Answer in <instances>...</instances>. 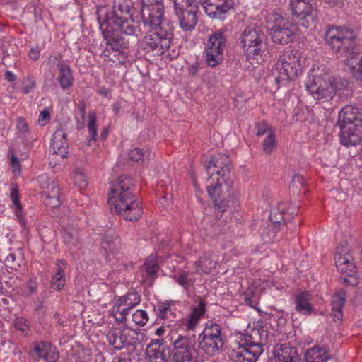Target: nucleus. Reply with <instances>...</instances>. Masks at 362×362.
I'll use <instances>...</instances> for the list:
<instances>
[{
    "instance_id": "nucleus-37",
    "label": "nucleus",
    "mask_w": 362,
    "mask_h": 362,
    "mask_svg": "<svg viewBox=\"0 0 362 362\" xmlns=\"http://www.w3.org/2000/svg\"><path fill=\"white\" fill-rule=\"evenodd\" d=\"M56 267V272L51 279L50 284L52 289L59 291L62 290L66 285V277L64 274L66 263L64 260H57Z\"/></svg>"
},
{
    "instance_id": "nucleus-19",
    "label": "nucleus",
    "mask_w": 362,
    "mask_h": 362,
    "mask_svg": "<svg viewBox=\"0 0 362 362\" xmlns=\"http://www.w3.org/2000/svg\"><path fill=\"white\" fill-rule=\"evenodd\" d=\"M341 143L346 146H355L362 140V125L350 124L340 128Z\"/></svg>"
},
{
    "instance_id": "nucleus-50",
    "label": "nucleus",
    "mask_w": 362,
    "mask_h": 362,
    "mask_svg": "<svg viewBox=\"0 0 362 362\" xmlns=\"http://www.w3.org/2000/svg\"><path fill=\"white\" fill-rule=\"evenodd\" d=\"M115 13H128L130 12V5L127 0H115L114 2L113 8Z\"/></svg>"
},
{
    "instance_id": "nucleus-22",
    "label": "nucleus",
    "mask_w": 362,
    "mask_h": 362,
    "mask_svg": "<svg viewBox=\"0 0 362 362\" xmlns=\"http://www.w3.org/2000/svg\"><path fill=\"white\" fill-rule=\"evenodd\" d=\"M274 362H300L296 348L287 344H276L274 349Z\"/></svg>"
},
{
    "instance_id": "nucleus-27",
    "label": "nucleus",
    "mask_w": 362,
    "mask_h": 362,
    "mask_svg": "<svg viewBox=\"0 0 362 362\" xmlns=\"http://www.w3.org/2000/svg\"><path fill=\"white\" fill-rule=\"evenodd\" d=\"M312 296L309 292L301 291L296 295L295 309L300 314L308 315L313 310L311 304Z\"/></svg>"
},
{
    "instance_id": "nucleus-34",
    "label": "nucleus",
    "mask_w": 362,
    "mask_h": 362,
    "mask_svg": "<svg viewBox=\"0 0 362 362\" xmlns=\"http://www.w3.org/2000/svg\"><path fill=\"white\" fill-rule=\"evenodd\" d=\"M42 187L47 188V192L45 200V204L50 208H57L60 205L59 191L60 189L54 181L50 183H42Z\"/></svg>"
},
{
    "instance_id": "nucleus-14",
    "label": "nucleus",
    "mask_w": 362,
    "mask_h": 362,
    "mask_svg": "<svg viewBox=\"0 0 362 362\" xmlns=\"http://www.w3.org/2000/svg\"><path fill=\"white\" fill-rule=\"evenodd\" d=\"M242 45L248 58L262 55L265 49L264 34L259 30L247 28L242 33Z\"/></svg>"
},
{
    "instance_id": "nucleus-54",
    "label": "nucleus",
    "mask_w": 362,
    "mask_h": 362,
    "mask_svg": "<svg viewBox=\"0 0 362 362\" xmlns=\"http://www.w3.org/2000/svg\"><path fill=\"white\" fill-rule=\"evenodd\" d=\"M50 121V113L48 110H43L39 115L38 124L41 126H45Z\"/></svg>"
},
{
    "instance_id": "nucleus-61",
    "label": "nucleus",
    "mask_w": 362,
    "mask_h": 362,
    "mask_svg": "<svg viewBox=\"0 0 362 362\" xmlns=\"http://www.w3.org/2000/svg\"><path fill=\"white\" fill-rule=\"evenodd\" d=\"M11 165L15 173H19L20 172V163L18 158L16 156H12L11 158Z\"/></svg>"
},
{
    "instance_id": "nucleus-63",
    "label": "nucleus",
    "mask_w": 362,
    "mask_h": 362,
    "mask_svg": "<svg viewBox=\"0 0 362 362\" xmlns=\"http://www.w3.org/2000/svg\"><path fill=\"white\" fill-rule=\"evenodd\" d=\"M199 64L198 62H194V63L192 64L188 67V71H189V74L194 76L197 74V73L199 72Z\"/></svg>"
},
{
    "instance_id": "nucleus-26",
    "label": "nucleus",
    "mask_w": 362,
    "mask_h": 362,
    "mask_svg": "<svg viewBox=\"0 0 362 362\" xmlns=\"http://www.w3.org/2000/svg\"><path fill=\"white\" fill-rule=\"evenodd\" d=\"M338 126L339 128L344 126L349 127L350 124L362 125V119L359 116L358 111L352 106H345L339 114Z\"/></svg>"
},
{
    "instance_id": "nucleus-12",
    "label": "nucleus",
    "mask_w": 362,
    "mask_h": 362,
    "mask_svg": "<svg viewBox=\"0 0 362 362\" xmlns=\"http://www.w3.org/2000/svg\"><path fill=\"white\" fill-rule=\"evenodd\" d=\"M226 47V38L221 30L211 33L205 47V58L207 64L214 67L220 64Z\"/></svg>"
},
{
    "instance_id": "nucleus-60",
    "label": "nucleus",
    "mask_w": 362,
    "mask_h": 362,
    "mask_svg": "<svg viewBox=\"0 0 362 362\" xmlns=\"http://www.w3.org/2000/svg\"><path fill=\"white\" fill-rule=\"evenodd\" d=\"M28 56L31 59H38L40 56V48L38 47H32L28 52Z\"/></svg>"
},
{
    "instance_id": "nucleus-20",
    "label": "nucleus",
    "mask_w": 362,
    "mask_h": 362,
    "mask_svg": "<svg viewBox=\"0 0 362 362\" xmlns=\"http://www.w3.org/2000/svg\"><path fill=\"white\" fill-rule=\"evenodd\" d=\"M198 6H192L190 8L177 10L175 14L178 18L180 27L185 31H191L198 21Z\"/></svg>"
},
{
    "instance_id": "nucleus-44",
    "label": "nucleus",
    "mask_w": 362,
    "mask_h": 362,
    "mask_svg": "<svg viewBox=\"0 0 362 362\" xmlns=\"http://www.w3.org/2000/svg\"><path fill=\"white\" fill-rule=\"evenodd\" d=\"M118 300L126 305L129 310L136 306L141 302V296L138 292L133 291L121 296Z\"/></svg>"
},
{
    "instance_id": "nucleus-51",
    "label": "nucleus",
    "mask_w": 362,
    "mask_h": 362,
    "mask_svg": "<svg viewBox=\"0 0 362 362\" xmlns=\"http://www.w3.org/2000/svg\"><path fill=\"white\" fill-rule=\"evenodd\" d=\"M175 6V11L187 9L192 6H198L195 0H173Z\"/></svg>"
},
{
    "instance_id": "nucleus-16",
    "label": "nucleus",
    "mask_w": 362,
    "mask_h": 362,
    "mask_svg": "<svg viewBox=\"0 0 362 362\" xmlns=\"http://www.w3.org/2000/svg\"><path fill=\"white\" fill-rule=\"evenodd\" d=\"M206 14L214 18H223L233 8L232 0H200Z\"/></svg>"
},
{
    "instance_id": "nucleus-40",
    "label": "nucleus",
    "mask_w": 362,
    "mask_h": 362,
    "mask_svg": "<svg viewBox=\"0 0 362 362\" xmlns=\"http://www.w3.org/2000/svg\"><path fill=\"white\" fill-rule=\"evenodd\" d=\"M57 66L59 69L57 80L62 88L66 89L69 88L73 83V77L69 66L62 62H58Z\"/></svg>"
},
{
    "instance_id": "nucleus-3",
    "label": "nucleus",
    "mask_w": 362,
    "mask_h": 362,
    "mask_svg": "<svg viewBox=\"0 0 362 362\" xmlns=\"http://www.w3.org/2000/svg\"><path fill=\"white\" fill-rule=\"evenodd\" d=\"M209 174L208 180H216V183H209L206 185L207 192L209 196L214 199V203L218 211H226V206L225 202H218V197L220 194V186L226 184L229 186L232 182V175L230 172V160L229 157L224 153H218L214 155L206 167Z\"/></svg>"
},
{
    "instance_id": "nucleus-49",
    "label": "nucleus",
    "mask_w": 362,
    "mask_h": 362,
    "mask_svg": "<svg viewBox=\"0 0 362 362\" xmlns=\"http://www.w3.org/2000/svg\"><path fill=\"white\" fill-rule=\"evenodd\" d=\"M150 151L148 149H143L140 148H134L129 151V156L132 160L139 161L148 157Z\"/></svg>"
},
{
    "instance_id": "nucleus-7",
    "label": "nucleus",
    "mask_w": 362,
    "mask_h": 362,
    "mask_svg": "<svg viewBox=\"0 0 362 362\" xmlns=\"http://www.w3.org/2000/svg\"><path fill=\"white\" fill-rule=\"evenodd\" d=\"M303 66L300 54L298 51L288 49L279 57L274 65V71L277 72L276 81L293 80L302 73Z\"/></svg>"
},
{
    "instance_id": "nucleus-53",
    "label": "nucleus",
    "mask_w": 362,
    "mask_h": 362,
    "mask_svg": "<svg viewBox=\"0 0 362 362\" xmlns=\"http://www.w3.org/2000/svg\"><path fill=\"white\" fill-rule=\"evenodd\" d=\"M18 189L17 187H13L11 192V199L14 204V206H16V216H20L21 214H20V212H21V206L20 204V202H19V200H18Z\"/></svg>"
},
{
    "instance_id": "nucleus-13",
    "label": "nucleus",
    "mask_w": 362,
    "mask_h": 362,
    "mask_svg": "<svg viewBox=\"0 0 362 362\" xmlns=\"http://www.w3.org/2000/svg\"><path fill=\"white\" fill-rule=\"evenodd\" d=\"M143 23L151 29L162 28L164 7L163 0H141Z\"/></svg>"
},
{
    "instance_id": "nucleus-45",
    "label": "nucleus",
    "mask_w": 362,
    "mask_h": 362,
    "mask_svg": "<svg viewBox=\"0 0 362 362\" xmlns=\"http://www.w3.org/2000/svg\"><path fill=\"white\" fill-rule=\"evenodd\" d=\"M89 121L88 124V129L90 134V139L88 141V145H91L92 141H95L98 136L97 126H96V118L94 112H91L88 115Z\"/></svg>"
},
{
    "instance_id": "nucleus-47",
    "label": "nucleus",
    "mask_w": 362,
    "mask_h": 362,
    "mask_svg": "<svg viewBox=\"0 0 362 362\" xmlns=\"http://www.w3.org/2000/svg\"><path fill=\"white\" fill-rule=\"evenodd\" d=\"M132 321L138 326H144L148 321V315L144 310L138 309L132 315Z\"/></svg>"
},
{
    "instance_id": "nucleus-6",
    "label": "nucleus",
    "mask_w": 362,
    "mask_h": 362,
    "mask_svg": "<svg viewBox=\"0 0 362 362\" xmlns=\"http://www.w3.org/2000/svg\"><path fill=\"white\" fill-rule=\"evenodd\" d=\"M267 27L273 41L280 45L291 42L296 30V25L288 18L276 11L267 16Z\"/></svg>"
},
{
    "instance_id": "nucleus-2",
    "label": "nucleus",
    "mask_w": 362,
    "mask_h": 362,
    "mask_svg": "<svg viewBox=\"0 0 362 362\" xmlns=\"http://www.w3.org/2000/svg\"><path fill=\"white\" fill-rule=\"evenodd\" d=\"M308 93L318 103H328L334 95L346 88L348 81L335 78L322 71H311L305 80Z\"/></svg>"
},
{
    "instance_id": "nucleus-29",
    "label": "nucleus",
    "mask_w": 362,
    "mask_h": 362,
    "mask_svg": "<svg viewBox=\"0 0 362 362\" xmlns=\"http://www.w3.org/2000/svg\"><path fill=\"white\" fill-rule=\"evenodd\" d=\"M334 259L336 267L340 272L346 274L349 276H354L356 274V267L352 262L350 255H342L337 252Z\"/></svg>"
},
{
    "instance_id": "nucleus-9",
    "label": "nucleus",
    "mask_w": 362,
    "mask_h": 362,
    "mask_svg": "<svg viewBox=\"0 0 362 362\" xmlns=\"http://www.w3.org/2000/svg\"><path fill=\"white\" fill-rule=\"evenodd\" d=\"M173 362H202L203 356L196 348L195 335L179 336L173 342Z\"/></svg>"
},
{
    "instance_id": "nucleus-30",
    "label": "nucleus",
    "mask_w": 362,
    "mask_h": 362,
    "mask_svg": "<svg viewBox=\"0 0 362 362\" xmlns=\"http://www.w3.org/2000/svg\"><path fill=\"white\" fill-rule=\"evenodd\" d=\"M346 302V293L344 291L341 290L337 292L332 300V311L330 315L336 322H340L342 320V309Z\"/></svg>"
},
{
    "instance_id": "nucleus-24",
    "label": "nucleus",
    "mask_w": 362,
    "mask_h": 362,
    "mask_svg": "<svg viewBox=\"0 0 362 362\" xmlns=\"http://www.w3.org/2000/svg\"><path fill=\"white\" fill-rule=\"evenodd\" d=\"M296 214V209L294 207H287L286 204L280 203L276 208L271 211L269 219L271 226L275 228H279L281 223H284L291 215Z\"/></svg>"
},
{
    "instance_id": "nucleus-36",
    "label": "nucleus",
    "mask_w": 362,
    "mask_h": 362,
    "mask_svg": "<svg viewBox=\"0 0 362 362\" xmlns=\"http://www.w3.org/2000/svg\"><path fill=\"white\" fill-rule=\"evenodd\" d=\"M290 5L293 14L300 19L311 16L314 11L313 5L309 4L308 0H291Z\"/></svg>"
},
{
    "instance_id": "nucleus-35",
    "label": "nucleus",
    "mask_w": 362,
    "mask_h": 362,
    "mask_svg": "<svg viewBox=\"0 0 362 362\" xmlns=\"http://www.w3.org/2000/svg\"><path fill=\"white\" fill-rule=\"evenodd\" d=\"M346 57H347L346 64L356 79L362 81V53L353 50Z\"/></svg>"
},
{
    "instance_id": "nucleus-5",
    "label": "nucleus",
    "mask_w": 362,
    "mask_h": 362,
    "mask_svg": "<svg viewBox=\"0 0 362 362\" xmlns=\"http://www.w3.org/2000/svg\"><path fill=\"white\" fill-rule=\"evenodd\" d=\"M104 8L97 10L98 19L100 23V28L102 31L103 37L107 41V44L111 47L112 50L121 51L126 49L129 46V42L125 39L118 38V35L114 32V27L119 24L127 19L129 16L128 13H115V10L110 13H107L103 21L101 22L100 13L103 12Z\"/></svg>"
},
{
    "instance_id": "nucleus-33",
    "label": "nucleus",
    "mask_w": 362,
    "mask_h": 362,
    "mask_svg": "<svg viewBox=\"0 0 362 362\" xmlns=\"http://www.w3.org/2000/svg\"><path fill=\"white\" fill-rule=\"evenodd\" d=\"M329 358L327 349L317 345L306 350L303 362H326Z\"/></svg>"
},
{
    "instance_id": "nucleus-39",
    "label": "nucleus",
    "mask_w": 362,
    "mask_h": 362,
    "mask_svg": "<svg viewBox=\"0 0 362 362\" xmlns=\"http://www.w3.org/2000/svg\"><path fill=\"white\" fill-rule=\"evenodd\" d=\"M156 312L158 317L165 321L168 327L171 325V322H175L177 319V314L173 308L172 304L168 302L160 303Z\"/></svg>"
},
{
    "instance_id": "nucleus-21",
    "label": "nucleus",
    "mask_w": 362,
    "mask_h": 362,
    "mask_svg": "<svg viewBox=\"0 0 362 362\" xmlns=\"http://www.w3.org/2000/svg\"><path fill=\"white\" fill-rule=\"evenodd\" d=\"M107 338L110 344L118 350L129 344L132 340L131 332L128 329L118 327L111 329L108 332Z\"/></svg>"
},
{
    "instance_id": "nucleus-59",
    "label": "nucleus",
    "mask_w": 362,
    "mask_h": 362,
    "mask_svg": "<svg viewBox=\"0 0 362 362\" xmlns=\"http://www.w3.org/2000/svg\"><path fill=\"white\" fill-rule=\"evenodd\" d=\"M27 80H28V83L23 89V93L24 94H28L30 92H32L35 89V86H36L35 81H33L30 78H28Z\"/></svg>"
},
{
    "instance_id": "nucleus-43",
    "label": "nucleus",
    "mask_w": 362,
    "mask_h": 362,
    "mask_svg": "<svg viewBox=\"0 0 362 362\" xmlns=\"http://www.w3.org/2000/svg\"><path fill=\"white\" fill-rule=\"evenodd\" d=\"M111 311L116 322L125 323L130 310L117 299L112 306Z\"/></svg>"
},
{
    "instance_id": "nucleus-57",
    "label": "nucleus",
    "mask_w": 362,
    "mask_h": 362,
    "mask_svg": "<svg viewBox=\"0 0 362 362\" xmlns=\"http://www.w3.org/2000/svg\"><path fill=\"white\" fill-rule=\"evenodd\" d=\"M321 2L328 5L330 7L342 8L345 0H320Z\"/></svg>"
},
{
    "instance_id": "nucleus-23",
    "label": "nucleus",
    "mask_w": 362,
    "mask_h": 362,
    "mask_svg": "<svg viewBox=\"0 0 362 362\" xmlns=\"http://www.w3.org/2000/svg\"><path fill=\"white\" fill-rule=\"evenodd\" d=\"M158 270V257L156 255H150L140 269L142 281L149 286L152 285L157 277Z\"/></svg>"
},
{
    "instance_id": "nucleus-32",
    "label": "nucleus",
    "mask_w": 362,
    "mask_h": 362,
    "mask_svg": "<svg viewBox=\"0 0 362 362\" xmlns=\"http://www.w3.org/2000/svg\"><path fill=\"white\" fill-rule=\"evenodd\" d=\"M204 313L205 303L200 300L198 305L193 308L189 317L183 321V329L186 331L194 330Z\"/></svg>"
},
{
    "instance_id": "nucleus-11",
    "label": "nucleus",
    "mask_w": 362,
    "mask_h": 362,
    "mask_svg": "<svg viewBox=\"0 0 362 362\" xmlns=\"http://www.w3.org/2000/svg\"><path fill=\"white\" fill-rule=\"evenodd\" d=\"M172 37V33L164 31L163 28L151 29L143 39V49L160 56L169 49Z\"/></svg>"
},
{
    "instance_id": "nucleus-48",
    "label": "nucleus",
    "mask_w": 362,
    "mask_h": 362,
    "mask_svg": "<svg viewBox=\"0 0 362 362\" xmlns=\"http://www.w3.org/2000/svg\"><path fill=\"white\" fill-rule=\"evenodd\" d=\"M74 183L78 188L84 189L87 186L86 177L83 170L76 169L73 172Z\"/></svg>"
},
{
    "instance_id": "nucleus-52",
    "label": "nucleus",
    "mask_w": 362,
    "mask_h": 362,
    "mask_svg": "<svg viewBox=\"0 0 362 362\" xmlns=\"http://www.w3.org/2000/svg\"><path fill=\"white\" fill-rule=\"evenodd\" d=\"M14 327L16 329L21 331L25 336L29 335V322L23 318L17 319L14 322Z\"/></svg>"
},
{
    "instance_id": "nucleus-28",
    "label": "nucleus",
    "mask_w": 362,
    "mask_h": 362,
    "mask_svg": "<svg viewBox=\"0 0 362 362\" xmlns=\"http://www.w3.org/2000/svg\"><path fill=\"white\" fill-rule=\"evenodd\" d=\"M60 224L62 228V237L66 244H74L78 240V232L76 224L66 217L61 218Z\"/></svg>"
},
{
    "instance_id": "nucleus-55",
    "label": "nucleus",
    "mask_w": 362,
    "mask_h": 362,
    "mask_svg": "<svg viewBox=\"0 0 362 362\" xmlns=\"http://www.w3.org/2000/svg\"><path fill=\"white\" fill-rule=\"evenodd\" d=\"M291 185L293 187L300 190L301 187L305 185L304 177L300 175H295L291 181Z\"/></svg>"
},
{
    "instance_id": "nucleus-15",
    "label": "nucleus",
    "mask_w": 362,
    "mask_h": 362,
    "mask_svg": "<svg viewBox=\"0 0 362 362\" xmlns=\"http://www.w3.org/2000/svg\"><path fill=\"white\" fill-rule=\"evenodd\" d=\"M148 362H172L171 351L163 339H153L146 348Z\"/></svg>"
},
{
    "instance_id": "nucleus-56",
    "label": "nucleus",
    "mask_w": 362,
    "mask_h": 362,
    "mask_svg": "<svg viewBox=\"0 0 362 362\" xmlns=\"http://www.w3.org/2000/svg\"><path fill=\"white\" fill-rule=\"evenodd\" d=\"M257 132L256 134L257 136H262L264 134H269L270 130L269 126L267 123L258 124L256 126Z\"/></svg>"
},
{
    "instance_id": "nucleus-42",
    "label": "nucleus",
    "mask_w": 362,
    "mask_h": 362,
    "mask_svg": "<svg viewBox=\"0 0 362 362\" xmlns=\"http://www.w3.org/2000/svg\"><path fill=\"white\" fill-rule=\"evenodd\" d=\"M6 267L13 271H18L24 264V259L20 250L9 252L5 258Z\"/></svg>"
},
{
    "instance_id": "nucleus-1",
    "label": "nucleus",
    "mask_w": 362,
    "mask_h": 362,
    "mask_svg": "<svg viewBox=\"0 0 362 362\" xmlns=\"http://www.w3.org/2000/svg\"><path fill=\"white\" fill-rule=\"evenodd\" d=\"M134 186L131 177L120 176L112 184L108 199L111 209L131 221L139 220L143 214L141 204L133 193Z\"/></svg>"
},
{
    "instance_id": "nucleus-46",
    "label": "nucleus",
    "mask_w": 362,
    "mask_h": 362,
    "mask_svg": "<svg viewBox=\"0 0 362 362\" xmlns=\"http://www.w3.org/2000/svg\"><path fill=\"white\" fill-rule=\"evenodd\" d=\"M276 146V136L274 132H269L262 142V149L266 154H270Z\"/></svg>"
},
{
    "instance_id": "nucleus-4",
    "label": "nucleus",
    "mask_w": 362,
    "mask_h": 362,
    "mask_svg": "<svg viewBox=\"0 0 362 362\" xmlns=\"http://www.w3.org/2000/svg\"><path fill=\"white\" fill-rule=\"evenodd\" d=\"M267 341L268 332L265 327L253 328L246 335L243 344H238L229 351V357L233 362H256Z\"/></svg>"
},
{
    "instance_id": "nucleus-38",
    "label": "nucleus",
    "mask_w": 362,
    "mask_h": 362,
    "mask_svg": "<svg viewBox=\"0 0 362 362\" xmlns=\"http://www.w3.org/2000/svg\"><path fill=\"white\" fill-rule=\"evenodd\" d=\"M198 274L196 271L181 270L173 276V280L182 286L184 289L187 290L194 286L195 283V276Z\"/></svg>"
},
{
    "instance_id": "nucleus-31",
    "label": "nucleus",
    "mask_w": 362,
    "mask_h": 362,
    "mask_svg": "<svg viewBox=\"0 0 362 362\" xmlns=\"http://www.w3.org/2000/svg\"><path fill=\"white\" fill-rule=\"evenodd\" d=\"M114 32L118 35V38L124 39L121 36V34L137 37L140 34L141 30L138 22L132 19H127L119 22V24L114 27Z\"/></svg>"
},
{
    "instance_id": "nucleus-8",
    "label": "nucleus",
    "mask_w": 362,
    "mask_h": 362,
    "mask_svg": "<svg viewBox=\"0 0 362 362\" xmlns=\"http://www.w3.org/2000/svg\"><path fill=\"white\" fill-rule=\"evenodd\" d=\"M223 337L221 325L215 322L206 323L198 337V347L209 356H216L223 349Z\"/></svg>"
},
{
    "instance_id": "nucleus-10",
    "label": "nucleus",
    "mask_w": 362,
    "mask_h": 362,
    "mask_svg": "<svg viewBox=\"0 0 362 362\" xmlns=\"http://www.w3.org/2000/svg\"><path fill=\"white\" fill-rule=\"evenodd\" d=\"M355 37L356 35L352 30L337 26L330 27L325 35L327 43L334 52H344L346 55L353 51Z\"/></svg>"
},
{
    "instance_id": "nucleus-62",
    "label": "nucleus",
    "mask_w": 362,
    "mask_h": 362,
    "mask_svg": "<svg viewBox=\"0 0 362 362\" xmlns=\"http://www.w3.org/2000/svg\"><path fill=\"white\" fill-rule=\"evenodd\" d=\"M37 288V284L35 281L31 279L27 283V290L28 294H33L36 291Z\"/></svg>"
},
{
    "instance_id": "nucleus-58",
    "label": "nucleus",
    "mask_w": 362,
    "mask_h": 362,
    "mask_svg": "<svg viewBox=\"0 0 362 362\" xmlns=\"http://www.w3.org/2000/svg\"><path fill=\"white\" fill-rule=\"evenodd\" d=\"M17 128L18 129L23 132H28L29 130L28 125L24 119L19 117L17 120Z\"/></svg>"
},
{
    "instance_id": "nucleus-41",
    "label": "nucleus",
    "mask_w": 362,
    "mask_h": 362,
    "mask_svg": "<svg viewBox=\"0 0 362 362\" xmlns=\"http://www.w3.org/2000/svg\"><path fill=\"white\" fill-rule=\"evenodd\" d=\"M194 270L198 274H209L216 267V262L212 259L211 255L204 253L199 260L194 262Z\"/></svg>"
},
{
    "instance_id": "nucleus-18",
    "label": "nucleus",
    "mask_w": 362,
    "mask_h": 362,
    "mask_svg": "<svg viewBox=\"0 0 362 362\" xmlns=\"http://www.w3.org/2000/svg\"><path fill=\"white\" fill-rule=\"evenodd\" d=\"M102 247L105 251L106 259L114 264L113 260L120 259L121 243L119 238L113 233H107L103 238Z\"/></svg>"
},
{
    "instance_id": "nucleus-64",
    "label": "nucleus",
    "mask_w": 362,
    "mask_h": 362,
    "mask_svg": "<svg viewBox=\"0 0 362 362\" xmlns=\"http://www.w3.org/2000/svg\"><path fill=\"white\" fill-rule=\"evenodd\" d=\"M5 79L9 82L16 81V76L11 71H7L5 73Z\"/></svg>"
},
{
    "instance_id": "nucleus-17",
    "label": "nucleus",
    "mask_w": 362,
    "mask_h": 362,
    "mask_svg": "<svg viewBox=\"0 0 362 362\" xmlns=\"http://www.w3.org/2000/svg\"><path fill=\"white\" fill-rule=\"evenodd\" d=\"M32 356L45 362H57L59 354L57 348L48 341H42L33 345Z\"/></svg>"
},
{
    "instance_id": "nucleus-25",
    "label": "nucleus",
    "mask_w": 362,
    "mask_h": 362,
    "mask_svg": "<svg viewBox=\"0 0 362 362\" xmlns=\"http://www.w3.org/2000/svg\"><path fill=\"white\" fill-rule=\"evenodd\" d=\"M50 148L54 154L59 155L62 158L67 156L66 134L62 128H58L53 134Z\"/></svg>"
}]
</instances>
